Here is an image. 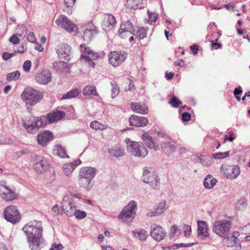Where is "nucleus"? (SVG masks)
Returning <instances> with one entry per match:
<instances>
[{"label":"nucleus","instance_id":"1","mask_svg":"<svg viewBox=\"0 0 250 250\" xmlns=\"http://www.w3.org/2000/svg\"><path fill=\"white\" fill-rule=\"evenodd\" d=\"M22 230L27 235L29 247L32 250H39L42 231L40 222L37 223L35 225L30 223L27 224L22 228Z\"/></svg>","mask_w":250,"mask_h":250},{"label":"nucleus","instance_id":"2","mask_svg":"<svg viewBox=\"0 0 250 250\" xmlns=\"http://www.w3.org/2000/svg\"><path fill=\"white\" fill-rule=\"evenodd\" d=\"M43 97V93L40 90L27 86L21 95V99L27 106H33L40 102Z\"/></svg>","mask_w":250,"mask_h":250},{"label":"nucleus","instance_id":"3","mask_svg":"<svg viewBox=\"0 0 250 250\" xmlns=\"http://www.w3.org/2000/svg\"><path fill=\"white\" fill-rule=\"evenodd\" d=\"M143 181L150 185L153 189H158L160 187V179L153 167H145L142 176Z\"/></svg>","mask_w":250,"mask_h":250},{"label":"nucleus","instance_id":"4","mask_svg":"<svg viewBox=\"0 0 250 250\" xmlns=\"http://www.w3.org/2000/svg\"><path fill=\"white\" fill-rule=\"evenodd\" d=\"M125 141L126 149L131 155L144 158L147 154V149L142 143L132 141L128 138L125 139Z\"/></svg>","mask_w":250,"mask_h":250},{"label":"nucleus","instance_id":"5","mask_svg":"<svg viewBox=\"0 0 250 250\" xmlns=\"http://www.w3.org/2000/svg\"><path fill=\"white\" fill-rule=\"evenodd\" d=\"M137 204L134 201H130L122 210L118 216L119 219L126 222L133 219L136 215Z\"/></svg>","mask_w":250,"mask_h":250},{"label":"nucleus","instance_id":"6","mask_svg":"<svg viewBox=\"0 0 250 250\" xmlns=\"http://www.w3.org/2000/svg\"><path fill=\"white\" fill-rule=\"evenodd\" d=\"M231 224L226 220H217L214 222L213 231L220 237H225L229 231Z\"/></svg>","mask_w":250,"mask_h":250},{"label":"nucleus","instance_id":"7","mask_svg":"<svg viewBox=\"0 0 250 250\" xmlns=\"http://www.w3.org/2000/svg\"><path fill=\"white\" fill-rule=\"evenodd\" d=\"M3 214L4 218L13 224L18 222L21 218L17 208L13 205L6 207L4 209Z\"/></svg>","mask_w":250,"mask_h":250},{"label":"nucleus","instance_id":"8","mask_svg":"<svg viewBox=\"0 0 250 250\" xmlns=\"http://www.w3.org/2000/svg\"><path fill=\"white\" fill-rule=\"evenodd\" d=\"M222 175L229 179L236 178L240 173V169L238 166L223 164L220 167Z\"/></svg>","mask_w":250,"mask_h":250},{"label":"nucleus","instance_id":"9","mask_svg":"<svg viewBox=\"0 0 250 250\" xmlns=\"http://www.w3.org/2000/svg\"><path fill=\"white\" fill-rule=\"evenodd\" d=\"M127 56L124 51H111L108 55L109 62L114 67L118 66L125 61Z\"/></svg>","mask_w":250,"mask_h":250},{"label":"nucleus","instance_id":"10","mask_svg":"<svg viewBox=\"0 0 250 250\" xmlns=\"http://www.w3.org/2000/svg\"><path fill=\"white\" fill-rule=\"evenodd\" d=\"M80 48L81 52L83 53L81 57V60L87 62L89 66L94 67L95 64L93 60L97 58V54L90 50L89 48L87 47L84 44H81Z\"/></svg>","mask_w":250,"mask_h":250},{"label":"nucleus","instance_id":"11","mask_svg":"<svg viewBox=\"0 0 250 250\" xmlns=\"http://www.w3.org/2000/svg\"><path fill=\"white\" fill-rule=\"evenodd\" d=\"M62 208L66 215L68 217L74 216L76 211V203L68 195L65 196L62 202Z\"/></svg>","mask_w":250,"mask_h":250},{"label":"nucleus","instance_id":"12","mask_svg":"<svg viewBox=\"0 0 250 250\" xmlns=\"http://www.w3.org/2000/svg\"><path fill=\"white\" fill-rule=\"evenodd\" d=\"M56 23L58 26L68 32L75 33L77 31L78 28L76 25L72 22L65 15H60L57 19Z\"/></svg>","mask_w":250,"mask_h":250},{"label":"nucleus","instance_id":"13","mask_svg":"<svg viewBox=\"0 0 250 250\" xmlns=\"http://www.w3.org/2000/svg\"><path fill=\"white\" fill-rule=\"evenodd\" d=\"M56 51L62 62H68L70 59L71 47L64 43L59 44L56 48Z\"/></svg>","mask_w":250,"mask_h":250},{"label":"nucleus","instance_id":"14","mask_svg":"<svg viewBox=\"0 0 250 250\" xmlns=\"http://www.w3.org/2000/svg\"><path fill=\"white\" fill-rule=\"evenodd\" d=\"M47 120V118L45 117H34V121H35L34 124L28 125L24 122L23 126L27 129L28 132L33 133L34 130L45 126Z\"/></svg>","mask_w":250,"mask_h":250},{"label":"nucleus","instance_id":"15","mask_svg":"<svg viewBox=\"0 0 250 250\" xmlns=\"http://www.w3.org/2000/svg\"><path fill=\"white\" fill-rule=\"evenodd\" d=\"M166 231L161 226L152 224L150 227V236L156 241H160L166 236Z\"/></svg>","mask_w":250,"mask_h":250},{"label":"nucleus","instance_id":"16","mask_svg":"<svg viewBox=\"0 0 250 250\" xmlns=\"http://www.w3.org/2000/svg\"><path fill=\"white\" fill-rule=\"evenodd\" d=\"M133 31V26L132 23L127 21L121 24L119 30V35L121 38L127 39L132 34Z\"/></svg>","mask_w":250,"mask_h":250},{"label":"nucleus","instance_id":"17","mask_svg":"<svg viewBox=\"0 0 250 250\" xmlns=\"http://www.w3.org/2000/svg\"><path fill=\"white\" fill-rule=\"evenodd\" d=\"M52 74L47 69L42 70L38 72L35 75L36 82L41 84H46L51 81Z\"/></svg>","mask_w":250,"mask_h":250},{"label":"nucleus","instance_id":"18","mask_svg":"<svg viewBox=\"0 0 250 250\" xmlns=\"http://www.w3.org/2000/svg\"><path fill=\"white\" fill-rule=\"evenodd\" d=\"M197 235L201 240H205L209 235V228L207 223L204 221H198L197 222Z\"/></svg>","mask_w":250,"mask_h":250},{"label":"nucleus","instance_id":"19","mask_svg":"<svg viewBox=\"0 0 250 250\" xmlns=\"http://www.w3.org/2000/svg\"><path fill=\"white\" fill-rule=\"evenodd\" d=\"M97 173V169L92 167H84L79 170V176L86 179L93 180Z\"/></svg>","mask_w":250,"mask_h":250},{"label":"nucleus","instance_id":"20","mask_svg":"<svg viewBox=\"0 0 250 250\" xmlns=\"http://www.w3.org/2000/svg\"><path fill=\"white\" fill-rule=\"evenodd\" d=\"M1 197L6 201H11L16 199L17 197V194L8 187L2 185Z\"/></svg>","mask_w":250,"mask_h":250},{"label":"nucleus","instance_id":"21","mask_svg":"<svg viewBox=\"0 0 250 250\" xmlns=\"http://www.w3.org/2000/svg\"><path fill=\"white\" fill-rule=\"evenodd\" d=\"M81 161L78 159L72 163L64 164L62 167L63 173L68 177H71L73 170L81 164Z\"/></svg>","mask_w":250,"mask_h":250},{"label":"nucleus","instance_id":"22","mask_svg":"<svg viewBox=\"0 0 250 250\" xmlns=\"http://www.w3.org/2000/svg\"><path fill=\"white\" fill-rule=\"evenodd\" d=\"M130 125L135 126H144L148 123L147 119L144 117L132 115L129 120Z\"/></svg>","mask_w":250,"mask_h":250},{"label":"nucleus","instance_id":"23","mask_svg":"<svg viewBox=\"0 0 250 250\" xmlns=\"http://www.w3.org/2000/svg\"><path fill=\"white\" fill-rule=\"evenodd\" d=\"M116 23L115 17L111 14H107L104 18L102 24L103 28L105 31H108L115 26Z\"/></svg>","mask_w":250,"mask_h":250},{"label":"nucleus","instance_id":"24","mask_svg":"<svg viewBox=\"0 0 250 250\" xmlns=\"http://www.w3.org/2000/svg\"><path fill=\"white\" fill-rule=\"evenodd\" d=\"M166 202L161 201L153 208V210L146 213L148 217L158 216L164 212L166 209Z\"/></svg>","mask_w":250,"mask_h":250},{"label":"nucleus","instance_id":"25","mask_svg":"<svg viewBox=\"0 0 250 250\" xmlns=\"http://www.w3.org/2000/svg\"><path fill=\"white\" fill-rule=\"evenodd\" d=\"M53 138V134L49 131H45L38 135L37 141L38 143L42 146L51 141Z\"/></svg>","mask_w":250,"mask_h":250},{"label":"nucleus","instance_id":"26","mask_svg":"<svg viewBox=\"0 0 250 250\" xmlns=\"http://www.w3.org/2000/svg\"><path fill=\"white\" fill-rule=\"evenodd\" d=\"M78 181L80 188H84L87 191H90L93 187L94 184L92 180L86 179L78 175Z\"/></svg>","mask_w":250,"mask_h":250},{"label":"nucleus","instance_id":"27","mask_svg":"<svg viewBox=\"0 0 250 250\" xmlns=\"http://www.w3.org/2000/svg\"><path fill=\"white\" fill-rule=\"evenodd\" d=\"M50 167V165L48 161L45 159H42L40 160L39 162L36 163L34 165V169L37 173H41L47 170Z\"/></svg>","mask_w":250,"mask_h":250},{"label":"nucleus","instance_id":"28","mask_svg":"<svg viewBox=\"0 0 250 250\" xmlns=\"http://www.w3.org/2000/svg\"><path fill=\"white\" fill-rule=\"evenodd\" d=\"M64 113L63 111L57 110L48 113L46 118L50 123H52L58 122L62 119L64 116Z\"/></svg>","mask_w":250,"mask_h":250},{"label":"nucleus","instance_id":"29","mask_svg":"<svg viewBox=\"0 0 250 250\" xmlns=\"http://www.w3.org/2000/svg\"><path fill=\"white\" fill-rule=\"evenodd\" d=\"M217 180L212 175H208L204 179L203 185L205 188L210 189L216 185Z\"/></svg>","mask_w":250,"mask_h":250},{"label":"nucleus","instance_id":"30","mask_svg":"<svg viewBox=\"0 0 250 250\" xmlns=\"http://www.w3.org/2000/svg\"><path fill=\"white\" fill-rule=\"evenodd\" d=\"M108 153L112 156L118 157L124 155V149L120 145H117L109 149Z\"/></svg>","mask_w":250,"mask_h":250},{"label":"nucleus","instance_id":"31","mask_svg":"<svg viewBox=\"0 0 250 250\" xmlns=\"http://www.w3.org/2000/svg\"><path fill=\"white\" fill-rule=\"evenodd\" d=\"M142 138L146 145L149 148L153 149L155 150L157 149L158 146L155 144L151 137L145 133L142 134Z\"/></svg>","mask_w":250,"mask_h":250},{"label":"nucleus","instance_id":"32","mask_svg":"<svg viewBox=\"0 0 250 250\" xmlns=\"http://www.w3.org/2000/svg\"><path fill=\"white\" fill-rule=\"evenodd\" d=\"M131 108L135 112L142 114H146L148 113L147 108L143 105L138 103H131L130 104Z\"/></svg>","mask_w":250,"mask_h":250},{"label":"nucleus","instance_id":"33","mask_svg":"<svg viewBox=\"0 0 250 250\" xmlns=\"http://www.w3.org/2000/svg\"><path fill=\"white\" fill-rule=\"evenodd\" d=\"M97 32L95 30L94 26L92 25V27L90 29H86L83 32V39L84 40L89 42L90 41L93 37L97 34Z\"/></svg>","mask_w":250,"mask_h":250},{"label":"nucleus","instance_id":"34","mask_svg":"<svg viewBox=\"0 0 250 250\" xmlns=\"http://www.w3.org/2000/svg\"><path fill=\"white\" fill-rule=\"evenodd\" d=\"M161 147L164 153L167 155L173 153L176 149L175 146L168 142H164L162 144Z\"/></svg>","mask_w":250,"mask_h":250},{"label":"nucleus","instance_id":"35","mask_svg":"<svg viewBox=\"0 0 250 250\" xmlns=\"http://www.w3.org/2000/svg\"><path fill=\"white\" fill-rule=\"evenodd\" d=\"M127 3L132 9H141L145 5L144 0H127Z\"/></svg>","mask_w":250,"mask_h":250},{"label":"nucleus","instance_id":"36","mask_svg":"<svg viewBox=\"0 0 250 250\" xmlns=\"http://www.w3.org/2000/svg\"><path fill=\"white\" fill-rule=\"evenodd\" d=\"M196 156L203 166L208 167L211 164L212 159L210 156L200 154H197Z\"/></svg>","mask_w":250,"mask_h":250},{"label":"nucleus","instance_id":"37","mask_svg":"<svg viewBox=\"0 0 250 250\" xmlns=\"http://www.w3.org/2000/svg\"><path fill=\"white\" fill-rule=\"evenodd\" d=\"M224 244L228 247H237L239 246V244H237L236 242V238L234 236H230L225 238L223 240Z\"/></svg>","mask_w":250,"mask_h":250},{"label":"nucleus","instance_id":"38","mask_svg":"<svg viewBox=\"0 0 250 250\" xmlns=\"http://www.w3.org/2000/svg\"><path fill=\"white\" fill-rule=\"evenodd\" d=\"M134 236L141 241H146L147 235L146 231L144 229H136L132 231Z\"/></svg>","mask_w":250,"mask_h":250},{"label":"nucleus","instance_id":"39","mask_svg":"<svg viewBox=\"0 0 250 250\" xmlns=\"http://www.w3.org/2000/svg\"><path fill=\"white\" fill-rule=\"evenodd\" d=\"M53 153L61 158H64L68 157V156L66 153L65 149L59 145L55 146L53 149Z\"/></svg>","mask_w":250,"mask_h":250},{"label":"nucleus","instance_id":"40","mask_svg":"<svg viewBox=\"0 0 250 250\" xmlns=\"http://www.w3.org/2000/svg\"><path fill=\"white\" fill-rule=\"evenodd\" d=\"M80 93V90L77 88H74L64 94L62 97V100L69 99L75 98Z\"/></svg>","mask_w":250,"mask_h":250},{"label":"nucleus","instance_id":"41","mask_svg":"<svg viewBox=\"0 0 250 250\" xmlns=\"http://www.w3.org/2000/svg\"><path fill=\"white\" fill-rule=\"evenodd\" d=\"M181 234V229L176 225L171 226L170 228L169 236L171 239H174Z\"/></svg>","mask_w":250,"mask_h":250},{"label":"nucleus","instance_id":"42","mask_svg":"<svg viewBox=\"0 0 250 250\" xmlns=\"http://www.w3.org/2000/svg\"><path fill=\"white\" fill-rule=\"evenodd\" d=\"M90 127L95 130H104L107 128V125L103 124L97 121H92L90 125Z\"/></svg>","mask_w":250,"mask_h":250},{"label":"nucleus","instance_id":"43","mask_svg":"<svg viewBox=\"0 0 250 250\" xmlns=\"http://www.w3.org/2000/svg\"><path fill=\"white\" fill-rule=\"evenodd\" d=\"M83 94L84 96L95 95L97 96L96 88L92 85H87L83 90Z\"/></svg>","mask_w":250,"mask_h":250},{"label":"nucleus","instance_id":"44","mask_svg":"<svg viewBox=\"0 0 250 250\" xmlns=\"http://www.w3.org/2000/svg\"><path fill=\"white\" fill-rule=\"evenodd\" d=\"M20 77V73L19 71H15L8 73L6 76V80L8 81H14L18 80Z\"/></svg>","mask_w":250,"mask_h":250},{"label":"nucleus","instance_id":"45","mask_svg":"<svg viewBox=\"0 0 250 250\" xmlns=\"http://www.w3.org/2000/svg\"><path fill=\"white\" fill-rule=\"evenodd\" d=\"M16 34L21 38L25 37L27 34L26 27L24 25H21L17 29Z\"/></svg>","mask_w":250,"mask_h":250},{"label":"nucleus","instance_id":"46","mask_svg":"<svg viewBox=\"0 0 250 250\" xmlns=\"http://www.w3.org/2000/svg\"><path fill=\"white\" fill-rule=\"evenodd\" d=\"M247 206V201L245 198L239 200L235 204V207L238 209L243 210Z\"/></svg>","mask_w":250,"mask_h":250},{"label":"nucleus","instance_id":"47","mask_svg":"<svg viewBox=\"0 0 250 250\" xmlns=\"http://www.w3.org/2000/svg\"><path fill=\"white\" fill-rule=\"evenodd\" d=\"M111 88V97L112 99L115 98L119 93L120 89L117 84L115 83L111 82L110 83Z\"/></svg>","mask_w":250,"mask_h":250},{"label":"nucleus","instance_id":"48","mask_svg":"<svg viewBox=\"0 0 250 250\" xmlns=\"http://www.w3.org/2000/svg\"><path fill=\"white\" fill-rule=\"evenodd\" d=\"M229 155V151L225 152H218L212 154V157L216 159H224Z\"/></svg>","mask_w":250,"mask_h":250},{"label":"nucleus","instance_id":"49","mask_svg":"<svg viewBox=\"0 0 250 250\" xmlns=\"http://www.w3.org/2000/svg\"><path fill=\"white\" fill-rule=\"evenodd\" d=\"M168 103L171 105V106L175 108H177L180 104H182V103L181 101L179 100L178 98L175 96H173L168 102Z\"/></svg>","mask_w":250,"mask_h":250},{"label":"nucleus","instance_id":"50","mask_svg":"<svg viewBox=\"0 0 250 250\" xmlns=\"http://www.w3.org/2000/svg\"><path fill=\"white\" fill-rule=\"evenodd\" d=\"M147 32L144 28H141L137 32V36L139 40L144 39L146 37Z\"/></svg>","mask_w":250,"mask_h":250},{"label":"nucleus","instance_id":"51","mask_svg":"<svg viewBox=\"0 0 250 250\" xmlns=\"http://www.w3.org/2000/svg\"><path fill=\"white\" fill-rule=\"evenodd\" d=\"M74 216L78 219H82L85 218L86 216V213L85 211L76 209V211L74 213Z\"/></svg>","mask_w":250,"mask_h":250},{"label":"nucleus","instance_id":"52","mask_svg":"<svg viewBox=\"0 0 250 250\" xmlns=\"http://www.w3.org/2000/svg\"><path fill=\"white\" fill-rule=\"evenodd\" d=\"M184 234L186 237L189 236L191 232V228L190 226L185 224L183 227Z\"/></svg>","mask_w":250,"mask_h":250},{"label":"nucleus","instance_id":"53","mask_svg":"<svg viewBox=\"0 0 250 250\" xmlns=\"http://www.w3.org/2000/svg\"><path fill=\"white\" fill-rule=\"evenodd\" d=\"M31 66V62L29 60L25 61L22 65L23 70L25 72H29Z\"/></svg>","mask_w":250,"mask_h":250},{"label":"nucleus","instance_id":"54","mask_svg":"<svg viewBox=\"0 0 250 250\" xmlns=\"http://www.w3.org/2000/svg\"><path fill=\"white\" fill-rule=\"evenodd\" d=\"M9 41L13 44H17L20 42V39L16 34H14L10 37Z\"/></svg>","mask_w":250,"mask_h":250},{"label":"nucleus","instance_id":"55","mask_svg":"<svg viewBox=\"0 0 250 250\" xmlns=\"http://www.w3.org/2000/svg\"><path fill=\"white\" fill-rule=\"evenodd\" d=\"M15 53H9L7 52H4L2 55V58L4 60L7 61L12 57L14 56Z\"/></svg>","mask_w":250,"mask_h":250},{"label":"nucleus","instance_id":"56","mask_svg":"<svg viewBox=\"0 0 250 250\" xmlns=\"http://www.w3.org/2000/svg\"><path fill=\"white\" fill-rule=\"evenodd\" d=\"M27 40L31 42H35L36 38L35 35L33 32H30L27 37Z\"/></svg>","mask_w":250,"mask_h":250},{"label":"nucleus","instance_id":"57","mask_svg":"<svg viewBox=\"0 0 250 250\" xmlns=\"http://www.w3.org/2000/svg\"><path fill=\"white\" fill-rule=\"evenodd\" d=\"M148 15L149 16V20L150 21L151 23L152 22H155L157 20V16L156 14L148 12Z\"/></svg>","mask_w":250,"mask_h":250},{"label":"nucleus","instance_id":"58","mask_svg":"<svg viewBox=\"0 0 250 250\" xmlns=\"http://www.w3.org/2000/svg\"><path fill=\"white\" fill-rule=\"evenodd\" d=\"M183 121H188L190 119V115L188 112H184L182 115Z\"/></svg>","mask_w":250,"mask_h":250},{"label":"nucleus","instance_id":"59","mask_svg":"<svg viewBox=\"0 0 250 250\" xmlns=\"http://www.w3.org/2000/svg\"><path fill=\"white\" fill-rule=\"evenodd\" d=\"M229 138H228L227 135H226L225 136V137H224L225 141H226L228 139V140L229 142H232L234 140V138H235L234 137L233 133L232 131H231L230 132H229Z\"/></svg>","mask_w":250,"mask_h":250},{"label":"nucleus","instance_id":"60","mask_svg":"<svg viewBox=\"0 0 250 250\" xmlns=\"http://www.w3.org/2000/svg\"><path fill=\"white\" fill-rule=\"evenodd\" d=\"M64 1L65 6L67 7H69L74 4L76 0H64Z\"/></svg>","mask_w":250,"mask_h":250},{"label":"nucleus","instance_id":"61","mask_svg":"<svg viewBox=\"0 0 250 250\" xmlns=\"http://www.w3.org/2000/svg\"><path fill=\"white\" fill-rule=\"evenodd\" d=\"M63 249V246L62 245L59 244H54L53 247L50 249V250H62Z\"/></svg>","mask_w":250,"mask_h":250},{"label":"nucleus","instance_id":"62","mask_svg":"<svg viewBox=\"0 0 250 250\" xmlns=\"http://www.w3.org/2000/svg\"><path fill=\"white\" fill-rule=\"evenodd\" d=\"M52 211L55 213V215H58L59 214V208L58 205H54L51 209Z\"/></svg>","mask_w":250,"mask_h":250},{"label":"nucleus","instance_id":"63","mask_svg":"<svg viewBox=\"0 0 250 250\" xmlns=\"http://www.w3.org/2000/svg\"><path fill=\"white\" fill-rule=\"evenodd\" d=\"M24 153V152L23 151H20L16 152L14 154V157L16 159H18Z\"/></svg>","mask_w":250,"mask_h":250},{"label":"nucleus","instance_id":"64","mask_svg":"<svg viewBox=\"0 0 250 250\" xmlns=\"http://www.w3.org/2000/svg\"><path fill=\"white\" fill-rule=\"evenodd\" d=\"M243 231L245 232V234H250V225H248L245 226L243 228Z\"/></svg>","mask_w":250,"mask_h":250}]
</instances>
